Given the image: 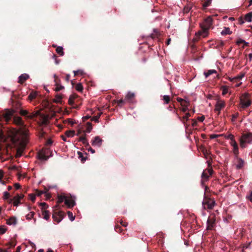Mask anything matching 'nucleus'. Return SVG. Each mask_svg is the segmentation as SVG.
Listing matches in <instances>:
<instances>
[{"label": "nucleus", "instance_id": "obj_1", "mask_svg": "<svg viewBox=\"0 0 252 252\" xmlns=\"http://www.w3.org/2000/svg\"><path fill=\"white\" fill-rule=\"evenodd\" d=\"M28 130L25 126L11 132V140L17 146L16 157H20L28 142Z\"/></svg>", "mask_w": 252, "mask_h": 252}, {"label": "nucleus", "instance_id": "obj_2", "mask_svg": "<svg viewBox=\"0 0 252 252\" xmlns=\"http://www.w3.org/2000/svg\"><path fill=\"white\" fill-rule=\"evenodd\" d=\"M252 104V101L250 98V94L248 93H244L240 98V108L246 109L249 107Z\"/></svg>", "mask_w": 252, "mask_h": 252}, {"label": "nucleus", "instance_id": "obj_3", "mask_svg": "<svg viewBox=\"0 0 252 252\" xmlns=\"http://www.w3.org/2000/svg\"><path fill=\"white\" fill-rule=\"evenodd\" d=\"M240 146L242 148L246 147V143H252V133L248 132L243 134L240 139Z\"/></svg>", "mask_w": 252, "mask_h": 252}, {"label": "nucleus", "instance_id": "obj_4", "mask_svg": "<svg viewBox=\"0 0 252 252\" xmlns=\"http://www.w3.org/2000/svg\"><path fill=\"white\" fill-rule=\"evenodd\" d=\"M51 156V151L49 149L42 150L38 154L39 159L42 160H47Z\"/></svg>", "mask_w": 252, "mask_h": 252}, {"label": "nucleus", "instance_id": "obj_5", "mask_svg": "<svg viewBox=\"0 0 252 252\" xmlns=\"http://www.w3.org/2000/svg\"><path fill=\"white\" fill-rule=\"evenodd\" d=\"M215 204V201L210 198H205L202 202V205L204 209H212Z\"/></svg>", "mask_w": 252, "mask_h": 252}, {"label": "nucleus", "instance_id": "obj_6", "mask_svg": "<svg viewBox=\"0 0 252 252\" xmlns=\"http://www.w3.org/2000/svg\"><path fill=\"white\" fill-rule=\"evenodd\" d=\"M24 197L23 194H17L12 199L7 200L9 204L12 203L14 206H17L20 203V200Z\"/></svg>", "mask_w": 252, "mask_h": 252}, {"label": "nucleus", "instance_id": "obj_7", "mask_svg": "<svg viewBox=\"0 0 252 252\" xmlns=\"http://www.w3.org/2000/svg\"><path fill=\"white\" fill-rule=\"evenodd\" d=\"M212 25V19L211 17H208L202 23L200 24V26L201 29H204L208 31Z\"/></svg>", "mask_w": 252, "mask_h": 252}, {"label": "nucleus", "instance_id": "obj_8", "mask_svg": "<svg viewBox=\"0 0 252 252\" xmlns=\"http://www.w3.org/2000/svg\"><path fill=\"white\" fill-rule=\"evenodd\" d=\"M39 112V111H36L35 112L29 113L26 110H21L20 111V114L22 116H26L29 119H32L35 117H36Z\"/></svg>", "mask_w": 252, "mask_h": 252}, {"label": "nucleus", "instance_id": "obj_9", "mask_svg": "<svg viewBox=\"0 0 252 252\" xmlns=\"http://www.w3.org/2000/svg\"><path fill=\"white\" fill-rule=\"evenodd\" d=\"M64 217V213L62 211L55 212L53 214L52 218L54 221L59 223L62 221Z\"/></svg>", "mask_w": 252, "mask_h": 252}, {"label": "nucleus", "instance_id": "obj_10", "mask_svg": "<svg viewBox=\"0 0 252 252\" xmlns=\"http://www.w3.org/2000/svg\"><path fill=\"white\" fill-rule=\"evenodd\" d=\"M225 105V103L224 100H218L216 104L215 105V111L218 112V114L219 115L220 113L221 109L224 107Z\"/></svg>", "mask_w": 252, "mask_h": 252}, {"label": "nucleus", "instance_id": "obj_11", "mask_svg": "<svg viewBox=\"0 0 252 252\" xmlns=\"http://www.w3.org/2000/svg\"><path fill=\"white\" fill-rule=\"evenodd\" d=\"M14 112V111L13 110H6L2 113L1 116L4 120L7 122L11 119Z\"/></svg>", "mask_w": 252, "mask_h": 252}, {"label": "nucleus", "instance_id": "obj_12", "mask_svg": "<svg viewBox=\"0 0 252 252\" xmlns=\"http://www.w3.org/2000/svg\"><path fill=\"white\" fill-rule=\"evenodd\" d=\"M135 94L133 92H128L125 96L126 100L129 103L135 102Z\"/></svg>", "mask_w": 252, "mask_h": 252}, {"label": "nucleus", "instance_id": "obj_13", "mask_svg": "<svg viewBox=\"0 0 252 252\" xmlns=\"http://www.w3.org/2000/svg\"><path fill=\"white\" fill-rule=\"evenodd\" d=\"M102 143V140L99 136H95L92 141V145L94 147H100Z\"/></svg>", "mask_w": 252, "mask_h": 252}, {"label": "nucleus", "instance_id": "obj_14", "mask_svg": "<svg viewBox=\"0 0 252 252\" xmlns=\"http://www.w3.org/2000/svg\"><path fill=\"white\" fill-rule=\"evenodd\" d=\"M208 35V31L201 29L200 31L195 33V36L196 38H199L200 37H206Z\"/></svg>", "mask_w": 252, "mask_h": 252}, {"label": "nucleus", "instance_id": "obj_15", "mask_svg": "<svg viewBox=\"0 0 252 252\" xmlns=\"http://www.w3.org/2000/svg\"><path fill=\"white\" fill-rule=\"evenodd\" d=\"M213 172V170L212 168H209L205 170H204L202 174V179L206 181L208 180L209 176H210Z\"/></svg>", "mask_w": 252, "mask_h": 252}, {"label": "nucleus", "instance_id": "obj_16", "mask_svg": "<svg viewBox=\"0 0 252 252\" xmlns=\"http://www.w3.org/2000/svg\"><path fill=\"white\" fill-rule=\"evenodd\" d=\"M230 144L231 146H232L233 148V152L234 154L236 156L238 157L239 155V149H238V146L236 141H231L230 142Z\"/></svg>", "mask_w": 252, "mask_h": 252}, {"label": "nucleus", "instance_id": "obj_17", "mask_svg": "<svg viewBox=\"0 0 252 252\" xmlns=\"http://www.w3.org/2000/svg\"><path fill=\"white\" fill-rule=\"evenodd\" d=\"M215 220L213 218H210L207 220V229L211 230L214 227Z\"/></svg>", "mask_w": 252, "mask_h": 252}, {"label": "nucleus", "instance_id": "obj_18", "mask_svg": "<svg viewBox=\"0 0 252 252\" xmlns=\"http://www.w3.org/2000/svg\"><path fill=\"white\" fill-rule=\"evenodd\" d=\"M245 73L242 72L237 76L232 78H230L229 80L232 82H237V81H240V80H241L245 76Z\"/></svg>", "mask_w": 252, "mask_h": 252}, {"label": "nucleus", "instance_id": "obj_19", "mask_svg": "<svg viewBox=\"0 0 252 252\" xmlns=\"http://www.w3.org/2000/svg\"><path fill=\"white\" fill-rule=\"evenodd\" d=\"M29 77V75L27 74H23L19 77L18 83L20 84L23 83Z\"/></svg>", "mask_w": 252, "mask_h": 252}, {"label": "nucleus", "instance_id": "obj_20", "mask_svg": "<svg viewBox=\"0 0 252 252\" xmlns=\"http://www.w3.org/2000/svg\"><path fill=\"white\" fill-rule=\"evenodd\" d=\"M237 162L236 164V168L238 169H241L244 165V161L240 158H238L237 159Z\"/></svg>", "mask_w": 252, "mask_h": 252}, {"label": "nucleus", "instance_id": "obj_21", "mask_svg": "<svg viewBox=\"0 0 252 252\" xmlns=\"http://www.w3.org/2000/svg\"><path fill=\"white\" fill-rule=\"evenodd\" d=\"M13 122L17 125L23 126V122L22 120V119L19 117H15L13 118Z\"/></svg>", "mask_w": 252, "mask_h": 252}, {"label": "nucleus", "instance_id": "obj_22", "mask_svg": "<svg viewBox=\"0 0 252 252\" xmlns=\"http://www.w3.org/2000/svg\"><path fill=\"white\" fill-rule=\"evenodd\" d=\"M17 223L16 218L14 217H12L7 219L6 220V223L8 225H15Z\"/></svg>", "mask_w": 252, "mask_h": 252}, {"label": "nucleus", "instance_id": "obj_23", "mask_svg": "<svg viewBox=\"0 0 252 252\" xmlns=\"http://www.w3.org/2000/svg\"><path fill=\"white\" fill-rule=\"evenodd\" d=\"M232 32L230 30L229 28L224 27L223 30L221 32V34L222 35H225L227 34H231Z\"/></svg>", "mask_w": 252, "mask_h": 252}, {"label": "nucleus", "instance_id": "obj_24", "mask_svg": "<svg viewBox=\"0 0 252 252\" xmlns=\"http://www.w3.org/2000/svg\"><path fill=\"white\" fill-rule=\"evenodd\" d=\"M64 203L69 207H73L75 205L74 201L72 199L68 198H67L66 199H65Z\"/></svg>", "mask_w": 252, "mask_h": 252}, {"label": "nucleus", "instance_id": "obj_25", "mask_svg": "<svg viewBox=\"0 0 252 252\" xmlns=\"http://www.w3.org/2000/svg\"><path fill=\"white\" fill-rule=\"evenodd\" d=\"M114 101L120 107H122L124 105H125L126 103V102H127L126 101V99H120L119 100H115Z\"/></svg>", "mask_w": 252, "mask_h": 252}, {"label": "nucleus", "instance_id": "obj_26", "mask_svg": "<svg viewBox=\"0 0 252 252\" xmlns=\"http://www.w3.org/2000/svg\"><path fill=\"white\" fill-rule=\"evenodd\" d=\"M217 71L215 69H210L208 70L207 71L205 72L204 73V75L205 76V78H207L209 76L213 74H217Z\"/></svg>", "mask_w": 252, "mask_h": 252}, {"label": "nucleus", "instance_id": "obj_27", "mask_svg": "<svg viewBox=\"0 0 252 252\" xmlns=\"http://www.w3.org/2000/svg\"><path fill=\"white\" fill-rule=\"evenodd\" d=\"M245 19L248 22H251L252 21V12L247 13L245 17Z\"/></svg>", "mask_w": 252, "mask_h": 252}, {"label": "nucleus", "instance_id": "obj_28", "mask_svg": "<svg viewBox=\"0 0 252 252\" xmlns=\"http://www.w3.org/2000/svg\"><path fill=\"white\" fill-rule=\"evenodd\" d=\"M42 215L43 216V218L48 220L50 218V214L49 212L47 210H44L42 212Z\"/></svg>", "mask_w": 252, "mask_h": 252}, {"label": "nucleus", "instance_id": "obj_29", "mask_svg": "<svg viewBox=\"0 0 252 252\" xmlns=\"http://www.w3.org/2000/svg\"><path fill=\"white\" fill-rule=\"evenodd\" d=\"M35 213L33 211L30 212L28 214L26 215V218L28 220H31L33 218Z\"/></svg>", "mask_w": 252, "mask_h": 252}, {"label": "nucleus", "instance_id": "obj_30", "mask_svg": "<svg viewBox=\"0 0 252 252\" xmlns=\"http://www.w3.org/2000/svg\"><path fill=\"white\" fill-rule=\"evenodd\" d=\"M56 52L60 56H63L64 54L63 48L61 46H58L57 47Z\"/></svg>", "mask_w": 252, "mask_h": 252}, {"label": "nucleus", "instance_id": "obj_31", "mask_svg": "<svg viewBox=\"0 0 252 252\" xmlns=\"http://www.w3.org/2000/svg\"><path fill=\"white\" fill-rule=\"evenodd\" d=\"M49 117L48 115L44 116L42 120V124L43 125H47L49 122Z\"/></svg>", "mask_w": 252, "mask_h": 252}, {"label": "nucleus", "instance_id": "obj_32", "mask_svg": "<svg viewBox=\"0 0 252 252\" xmlns=\"http://www.w3.org/2000/svg\"><path fill=\"white\" fill-rule=\"evenodd\" d=\"M79 141H81L83 143V144L86 145L87 146H89V143L86 139L85 135L83 136H81L79 138Z\"/></svg>", "mask_w": 252, "mask_h": 252}, {"label": "nucleus", "instance_id": "obj_33", "mask_svg": "<svg viewBox=\"0 0 252 252\" xmlns=\"http://www.w3.org/2000/svg\"><path fill=\"white\" fill-rule=\"evenodd\" d=\"M241 43H244V46H243V48H244L245 46H248L249 44L248 42H246L244 40H243L242 39H239L236 41V44L238 45H240V44H241Z\"/></svg>", "mask_w": 252, "mask_h": 252}, {"label": "nucleus", "instance_id": "obj_34", "mask_svg": "<svg viewBox=\"0 0 252 252\" xmlns=\"http://www.w3.org/2000/svg\"><path fill=\"white\" fill-rule=\"evenodd\" d=\"M74 130H68L65 132V134L67 137H72L74 135Z\"/></svg>", "mask_w": 252, "mask_h": 252}, {"label": "nucleus", "instance_id": "obj_35", "mask_svg": "<svg viewBox=\"0 0 252 252\" xmlns=\"http://www.w3.org/2000/svg\"><path fill=\"white\" fill-rule=\"evenodd\" d=\"M92 129V126L91 123L90 122H88L87 123L85 132H87V133H90Z\"/></svg>", "mask_w": 252, "mask_h": 252}, {"label": "nucleus", "instance_id": "obj_36", "mask_svg": "<svg viewBox=\"0 0 252 252\" xmlns=\"http://www.w3.org/2000/svg\"><path fill=\"white\" fill-rule=\"evenodd\" d=\"M221 90H222V94L224 95L228 92V87L226 86H223L221 87Z\"/></svg>", "mask_w": 252, "mask_h": 252}, {"label": "nucleus", "instance_id": "obj_37", "mask_svg": "<svg viewBox=\"0 0 252 252\" xmlns=\"http://www.w3.org/2000/svg\"><path fill=\"white\" fill-rule=\"evenodd\" d=\"M83 87L81 83L77 84L75 86V89L78 92H82L83 91Z\"/></svg>", "mask_w": 252, "mask_h": 252}, {"label": "nucleus", "instance_id": "obj_38", "mask_svg": "<svg viewBox=\"0 0 252 252\" xmlns=\"http://www.w3.org/2000/svg\"><path fill=\"white\" fill-rule=\"evenodd\" d=\"M224 137L226 139H230L231 140V141H235V140L234 139V135L230 133L228 134L227 135H225Z\"/></svg>", "mask_w": 252, "mask_h": 252}, {"label": "nucleus", "instance_id": "obj_39", "mask_svg": "<svg viewBox=\"0 0 252 252\" xmlns=\"http://www.w3.org/2000/svg\"><path fill=\"white\" fill-rule=\"evenodd\" d=\"M36 95H37V93L36 92H32V93H31L28 97H29V99L31 100L33 99L34 98H35V97L36 96Z\"/></svg>", "mask_w": 252, "mask_h": 252}, {"label": "nucleus", "instance_id": "obj_40", "mask_svg": "<svg viewBox=\"0 0 252 252\" xmlns=\"http://www.w3.org/2000/svg\"><path fill=\"white\" fill-rule=\"evenodd\" d=\"M163 99L164 101L165 104H168L170 100V98L169 95H165L163 96Z\"/></svg>", "mask_w": 252, "mask_h": 252}, {"label": "nucleus", "instance_id": "obj_41", "mask_svg": "<svg viewBox=\"0 0 252 252\" xmlns=\"http://www.w3.org/2000/svg\"><path fill=\"white\" fill-rule=\"evenodd\" d=\"M101 115V113H99L97 116H94L93 117H92L91 120L94 121L95 122H98V119L100 118Z\"/></svg>", "mask_w": 252, "mask_h": 252}, {"label": "nucleus", "instance_id": "obj_42", "mask_svg": "<svg viewBox=\"0 0 252 252\" xmlns=\"http://www.w3.org/2000/svg\"><path fill=\"white\" fill-rule=\"evenodd\" d=\"M78 158H80L82 161H84L86 160V158H84L83 154L80 152H78L77 153Z\"/></svg>", "mask_w": 252, "mask_h": 252}, {"label": "nucleus", "instance_id": "obj_43", "mask_svg": "<svg viewBox=\"0 0 252 252\" xmlns=\"http://www.w3.org/2000/svg\"><path fill=\"white\" fill-rule=\"evenodd\" d=\"M64 89V87L61 85H59V84H56V87L55 89V90L56 91V92H58V91H60L63 89Z\"/></svg>", "mask_w": 252, "mask_h": 252}, {"label": "nucleus", "instance_id": "obj_44", "mask_svg": "<svg viewBox=\"0 0 252 252\" xmlns=\"http://www.w3.org/2000/svg\"><path fill=\"white\" fill-rule=\"evenodd\" d=\"M74 98H75V96L73 95H72L69 97V99H68V104L69 105H73V104L74 103L73 100Z\"/></svg>", "mask_w": 252, "mask_h": 252}, {"label": "nucleus", "instance_id": "obj_45", "mask_svg": "<svg viewBox=\"0 0 252 252\" xmlns=\"http://www.w3.org/2000/svg\"><path fill=\"white\" fill-rule=\"evenodd\" d=\"M67 215L71 221H73L74 220L75 217L73 215V214L71 212H67Z\"/></svg>", "mask_w": 252, "mask_h": 252}, {"label": "nucleus", "instance_id": "obj_46", "mask_svg": "<svg viewBox=\"0 0 252 252\" xmlns=\"http://www.w3.org/2000/svg\"><path fill=\"white\" fill-rule=\"evenodd\" d=\"M67 197L64 196H60L58 198V202L61 203L63 201L65 202V199H66Z\"/></svg>", "mask_w": 252, "mask_h": 252}, {"label": "nucleus", "instance_id": "obj_47", "mask_svg": "<svg viewBox=\"0 0 252 252\" xmlns=\"http://www.w3.org/2000/svg\"><path fill=\"white\" fill-rule=\"evenodd\" d=\"M177 101L178 102H181V104L182 103H184V102H185L186 103H187L188 105L189 104V101L188 100H184V99H182L181 98H179V97L177 98Z\"/></svg>", "mask_w": 252, "mask_h": 252}, {"label": "nucleus", "instance_id": "obj_48", "mask_svg": "<svg viewBox=\"0 0 252 252\" xmlns=\"http://www.w3.org/2000/svg\"><path fill=\"white\" fill-rule=\"evenodd\" d=\"M74 76L77 75L78 74L82 75L84 73V71L82 70L79 69L76 71H73Z\"/></svg>", "mask_w": 252, "mask_h": 252}, {"label": "nucleus", "instance_id": "obj_49", "mask_svg": "<svg viewBox=\"0 0 252 252\" xmlns=\"http://www.w3.org/2000/svg\"><path fill=\"white\" fill-rule=\"evenodd\" d=\"M62 99V96L60 94L57 95L56 96V99L55 100V101L56 102H60L61 101V99Z\"/></svg>", "mask_w": 252, "mask_h": 252}, {"label": "nucleus", "instance_id": "obj_50", "mask_svg": "<svg viewBox=\"0 0 252 252\" xmlns=\"http://www.w3.org/2000/svg\"><path fill=\"white\" fill-rule=\"evenodd\" d=\"M9 197V193L7 191H4L3 192V198L4 200L8 199Z\"/></svg>", "mask_w": 252, "mask_h": 252}, {"label": "nucleus", "instance_id": "obj_51", "mask_svg": "<svg viewBox=\"0 0 252 252\" xmlns=\"http://www.w3.org/2000/svg\"><path fill=\"white\" fill-rule=\"evenodd\" d=\"M46 192V191H41L37 189L35 190V195L37 196H40L41 194L45 193Z\"/></svg>", "mask_w": 252, "mask_h": 252}, {"label": "nucleus", "instance_id": "obj_52", "mask_svg": "<svg viewBox=\"0 0 252 252\" xmlns=\"http://www.w3.org/2000/svg\"><path fill=\"white\" fill-rule=\"evenodd\" d=\"M6 230H7V229L3 226L0 227V234H3L5 233V232L6 231Z\"/></svg>", "mask_w": 252, "mask_h": 252}, {"label": "nucleus", "instance_id": "obj_53", "mask_svg": "<svg viewBox=\"0 0 252 252\" xmlns=\"http://www.w3.org/2000/svg\"><path fill=\"white\" fill-rule=\"evenodd\" d=\"M35 196H36L35 194H31L29 195L30 199L33 202L34 201V200L35 199Z\"/></svg>", "mask_w": 252, "mask_h": 252}, {"label": "nucleus", "instance_id": "obj_54", "mask_svg": "<svg viewBox=\"0 0 252 252\" xmlns=\"http://www.w3.org/2000/svg\"><path fill=\"white\" fill-rule=\"evenodd\" d=\"M40 205L42 206V209H45L48 208L47 204L45 202L41 203Z\"/></svg>", "mask_w": 252, "mask_h": 252}, {"label": "nucleus", "instance_id": "obj_55", "mask_svg": "<svg viewBox=\"0 0 252 252\" xmlns=\"http://www.w3.org/2000/svg\"><path fill=\"white\" fill-rule=\"evenodd\" d=\"M247 198L252 202V191L250 192V194L247 196Z\"/></svg>", "mask_w": 252, "mask_h": 252}, {"label": "nucleus", "instance_id": "obj_56", "mask_svg": "<svg viewBox=\"0 0 252 252\" xmlns=\"http://www.w3.org/2000/svg\"><path fill=\"white\" fill-rule=\"evenodd\" d=\"M3 172L2 170H0V182L2 183V184H3V183L2 182V178L3 177Z\"/></svg>", "mask_w": 252, "mask_h": 252}, {"label": "nucleus", "instance_id": "obj_57", "mask_svg": "<svg viewBox=\"0 0 252 252\" xmlns=\"http://www.w3.org/2000/svg\"><path fill=\"white\" fill-rule=\"evenodd\" d=\"M190 117V114L189 113H187L185 114V115L183 117V119L185 120H188V118Z\"/></svg>", "mask_w": 252, "mask_h": 252}, {"label": "nucleus", "instance_id": "obj_58", "mask_svg": "<svg viewBox=\"0 0 252 252\" xmlns=\"http://www.w3.org/2000/svg\"><path fill=\"white\" fill-rule=\"evenodd\" d=\"M182 105L183 106L182 109L183 111H186L188 110V105H185L184 103H182Z\"/></svg>", "mask_w": 252, "mask_h": 252}, {"label": "nucleus", "instance_id": "obj_59", "mask_svg": "<svg viewBox=\"0 0 252 252\" xmlns=\"http://www.w3.org/2000/svg\"><path fill=\"white\" fill-rule=\"evenodd\" d=\"M210 3V2H208L206 0V1L203 4L202 6L204 8H206V7L209 6Z\"/></svg>", "mask_w": 252, "mask_h": 252}, {"label": "nucleus", "instance_id": "obj_60", "mask_svg": "<svg viewBox=\"0 0 252 252\" xmlns=\"http://www.w3.org/2000/svg\"><path fill=\"white\" fill-rule=\"evenodd\" d=\"M190 8V7L187 6V7H185L184 8V12L185 13H188L189 11Z\"/></svg>", "mask_w": 252, "mask_h": 252}, {"label": "nucleus", "instance_id": "obj_61", "mask_svg": "<svg viewBox=\"0 0 252 252\" xmlns=\"http://www.w3.org/2000/svg\"><path fill=\"white\" fill-rule=\"evenodd\" d=\"M65 122H67L68 124H70L72 126L74 124V122L71 119H67L65 120Z\"/></svg>", "mask_w": 252, "mask_h": 252}, {"label": "nucleus", "instance_id": "obj_62", "mask_svg": "<svg viewBox=\"0 0 252 252\" xmlns=\"http://www.w3.org/2000/svg\"><path fill=\"white\" fill-rule=\"evenodd\" d=\"M233 83H236L235 87H239L242 84V82H240V81H237V82H233Z\"/></svg>", "mask_w": 252, "mask_h": 252}, {"label": "nucleus", "instance_id": "obj_63", "mask_svg": "<svg viewBox=\"0 0 252 252\" xmlns=\"http://www.w3.org/2000/svg\"><path fill=\"white\" fill-rule=\"evenodd\" d=\"M14 188H15L16 189H20V184H18V183H15V184H14Z\"/></svg>", "mask_w": 252, "mask_h": 252}, {"label": "nucleus", "instance_id": "obj_64", "mask_svg": "<svg viewBox=\"0 0 252 252\" xmlns=\"http://www.w3.org/2000/svg\"><path fill=\"white\" fill-rule=\"evenodd\" d=\"M17 169V167L15 165H12L9 167V169L10 170H15Z\"/></svg>", "mask_w": 252, "mask_h": 252}]
</instances>
